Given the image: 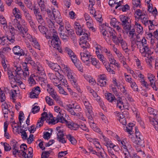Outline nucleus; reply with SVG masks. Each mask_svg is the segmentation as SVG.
I'll use <instances>...</instances> for the list:
<instances>
[{
  "label": "nucleus",
  "instance_id": "c85d7f7f",
  "mask_svg": "<svg viewBox=\"0 0 158 158\" xmlns=\"http://www.w3.org/2000/svg\"><path fill=\"white\" fill-rule=\"evenodd\" d=\"M32 66L35 69L37 70L39 72H42L44 70L43 67L39 62L34 63V65Z\"/></svg>",
  "mask_w": 158,
  "mask_h": 158
},
{
  "label": "nucleus",
  "instance_id": "774afa93",
  "mask_svg": "<svg viewBox=\"0 0 158 158\" xmlns=\"http://www.w3.org/2000/svg\"><path fill=\"white\" fill-rule=\"evenodd\" d=\"M31 91L34 93H35V94L36 95V96H38L40 94V88L38 86H37L33 89Z\"/></svg>",
  "mask_w": 158,
  "mask_h": 158
},
{
  "label": "nucleus",
  "instance_id": "f8f14e48",
  "mask_svg": "<svg viewBox=\"0 0 158 158\" xmlns=\"http://www.w3.org/2000/svg\"><path fill=\"white\" fill-rule=\"evenodd\" d=\"M83 103L87 111V112H86V116L90 115H94L92 110V106L88 100H86V101H84V102Z\"/></svg>",
  "mask_w": 158,
  "mask_h": 158
},
{
  "label": "nucleus",
  "instance_id": "e2e57ef3",
  "mask_svg": "<svg viewBox=\"0 0 158 158\" xmlns=\"http://www.w3.org/2000/svg\"><path fill=\"white\" fill-rule=\"evenodd\" d=\"M80 128H81L82 130L84 131H88V129L86 127L84 123H82L81 122L80 123Z\"/></svg>",
  "mask_w": 158,
  "mask_h": 158
},
{
  "label": "nucleus",
  "instance_id": "de8ad7c7",
  "mask_svg": "<svg viewBox=\"0 0 158 158\" xmlns=\"http://www.w3.org/2000/svg\"><path fill=\"white\" fill-rule=\"evenodd\" d=\"M132 89L134 91H138V88L135 82L133 81L130 83Z\"/></svg>",
  "mask_w": 158,
  "mask_h": 158
},
{
  "label": "nucleus",
  "instance_id": "39448f33",
  "mask_svg": "<svg viewBox=\"0 0 158 158\" xmlns=\"http://www.w3.org/2000/svg\"><path fill=\"white\" fill-rule=\"evenodd\" d=\"M81 50L82 51L80 53L81 60L86 65L89 66V58L91 56L90 52L87 50V47L82 45L81 46Z\"/></svg>",
  "mask_w": 158,
  "mask_h": 158
},
{
  "label": "nucleus",
  "instance_id": "a878e982",
  "mask_svg": "<svg viewBox=\"0 0 158 158\" xmlns=\"http://www.w3.org/2000/svg\"><path fill=\"white\" fill-rule=\"evenodd\" d=\"M57 139L58 141L63 143H66V141L64 138V135L63 132L57 133Z\"/></svg>",
  "mask_w": 158,
  "mask_h": 158
},
{
  "label": "nucleus",
  "instance_id": "f704fd0d",
  "mask_svg": "<svg viewBox=\"0 0 158 158\" xmlns=\"http://www.w3.org/2000/svg\"><path fill=\"white\" fill-rule=\"evenodd\" d=\"M90 142L93 143L97 148L101 150L102 147L98 141V139H92V140H91Z\"/></svg>",
  "mask_w": 158,
  "mask_h": 158
},
{
  "label": "nucleus",
  "instance_id": "f257e3e1",
  "mask_svg": "<svg viewBox=\"0 0 158 158\" xmlns=\"http://www.w3.org/2000/svg\"><path fill=\"white\" fill-rule=\"evenodd\" d=\"M132 127L131 126H129L128 127H126V129H125V130L130 134L129 136L131 139V141L138 145L141 146H144V141L143 138L140 135L138 130L136 128V127H135V135H132Z\"/></svg>",
  "mask_w": 158,
  "mask_h": 158
},
{
  "label": "nucleus",
  "instance_id": "9d476101",
  "mask_svg": "<svg viewBox=\"0 0 158 158\" xmlns=\"http://www.w3.org/2000/svg\"><path fill=\"white\" fill-rule=\"evenodd\" d=\"M65 52L68 54L69 56L71 58L75 65L78 69V67L79 65H78V64L77 63V59L76 55L71 49L68 47H65Z\"/></svg>",
  "mask_w": 158,
  "mask_h": 158
},
{
  "label": "nucleus",
  "instance_id": "2f4dec72",
  "mask_svg": "<svg viewBox=\"0 0 158 158\" xmlns=\"http://www.w3.org/2000/svg\"><path fill=\"white\" fill-rule=\"evenodd\" d=\"M117 106L120 109H123L124 108L123 103L122 101V99L119 97H118L117 100Z\"/></svg>",
  "mask_w": 158,
  "mask_h": 158
},
{
  "label": "nucleus",
  "instance_id": "37998d69",
  "mask_svg": "<svg viewBox=\"0 0 158 158\" xmlns=\"http://www.w3.org/2000/svg\"><path fill=\"white\" fill-rule=\"evenodd\" d=\"M98 59L101 61L102 63L104 65L106 64V59L104 56L102 54L99 53L96 54Z\"/></svg>",
  "mask_w": 158,
  "mask_h": 158
},
{
  "label": "nucleus",
  "instance_id": "72a5a7b5",
  "mask_svg": "<svg viewBox=\"0 0 158 158\" xmlns=\"http://www.w3.org/2000/svg\"><path fill=\"white\" fill-rule=\"evenodd\" d=\"M32 10H33L34 14L35 17L41 15L40 11V9L38 7L34 5Z\"/></svg>",
  "mask_w": 158,
  "mask_h": 158
},
{
  "label": "nucleus",
  "instance_id": "7ed1b4c3",
  "mask_svg": "<svg viewBox=\"0 0 158 158\" xmlns=\"http://www.w3.org/2000/svg\"><path fill=\"white\" fill-rule=\"evenodd\" d=\"M141 46L139 48V52L142 56L146 57L151 54V50L149 47V43L144 37L140 41Z\"/></svg>",
  "mask_w": 158,
  "mask_h": 158
},
{
  "label": "nucleus",
  "instance_id": "f03ea898",
  "mask_svg": "<svg viewBox=\"0 0 158 158\" xmlns=\"http://www.w3.org/2000/svg\"><path fill=\"white\" fill-rule=\"evenodd\" d=\"M13 25L15 28L18 29L21 35L23 37L27 39L30 42L34 38L28 33V29L27 27H22L19 23V22L16 19L14 20Z\"/></svg>",
  "mask_w": 158,
  "mask_h": 158
},
{
  "label": "nucleus",
  "instance_id": "6e6d98bb",
  "mask_svg": "<svg viewBox=\"0 0 158 158\" xmlns=\"http://www.w3.org/2000/svg\"><path fill=\"white\" fill-rule=\"evenodd\" d=\"M47 86V90L51 96L52 95V94L56 93V92L55 91L54 89L53 88L50 87V85L49 84H48Z\"/></svg>",
  "mask_w": 158,
  "mask_h": 158
},
{
  "label": "nucleus",
  "instance_id": "1a4fd4ad",
  "mask_svg": "<svg viewBox=\"0 0 158 158\" xmlns=\"http://www.w3.org/2000/svg\"><path fill=\"white\" fill-rule=\"evenodd\" d=\"M116 44H118L119 43L121 44V47L123 50L126 52L129 51L127 43L123 40L120 35L118 36L116 39H114V41Z\"/></svg>",
  "mask_w": 158,
  "mask_h": 158
},
{
  "label": "nucleus",
  "instance_id": "13d9d810",
  "mask_svg": "<svg viewBox=\"0 0 158 158\" xmlns=\"http://www.w3.org/2000/svg\"><path fill=\"white\" fill-rule=\"evenodd\" d=\"M102 27L100 28V29L101 30V32L102 34L103 37L106 39V37H108L109 36V35H108V31H106L105 29H102Z\"/></svg>",
  "mask_w": 158,
  "mask_h": 158
},
{
  "label": "nucleus",
  "instance_id": "aec40b11",
  "mask_svg": "<svg viewBox=\"0 0 158 158\" xmlns=\"http://www.w3.org/2000/svg\"><path fill=\"white\" fill-rule=\"evenodd\" d=\"M100 139H102L105 142L106 146L108 148H112L114 144L109 139L106 137L105 136L102 135L100 137Z\"/></svg>",
  "mask_w": 158,
  "mask_h": 158
},
{
  "label": "nucleus",
  "instance_id": "2eb2a0df",
  "mask_svg": "<svg viewBox=\"0 0 158 158\" xmlns=\"http://www.w3.org/2000/svg\"><path fill=\"white\" fill-rule=\"evenodd\" d=\"M151 123L153 125L156 130L158 132V116L156 117V115L150 117L149 118Z\"/></svg>",
  "mask_w": 158,
  "mask_h": 158
},
{
  "label": "nucleus",
  "instance_id": "864d4df0",
  "mask_svg": "<svg viewBox=\"0 0 158 158\" xmlns=\"http://www.w3.org/2000/svg\"><path fill=\"white\" fill-rule=\"evenodd\" d=\"M135 60L136 62V64L138 67V69H142V68L141 65L140 61L139 59L135 56Z\"/></svg>",
  "mask_w": 158,
  "mask_h": 158
},
{
  "label": "nucleus",
  "instance_id": "49530a36",
  "mask_svg": "<svg viewBox=\"0 0 158 158\" xmlns=\"http://www.w3.org/2000/svg\"><path fill=\"white\" fill-rule=\"evenodd\" d=\"M35 17L37 21L39 24L42 25H44L45 24L44 21L41 15Z\"/></svg>",
  "mask_w": 158,
  "mask_h": 158
},
{
  "label": "nucleus",
  "instance_id": "c9c22d12",
  "mask_svg": "<svg viewBox=\"0 0 158 158\" xmlns=\"http://www.w3.org/2000/svg\"><path fill=\"white\" fill-rule=\"evenodd\" d=\"M147 110L148 112L150 114H152L153 116L156 115V117H157L158 116V112L156 110H155L151 107H148Z\"/></svg>",
  "mask_w": 158,
  "mask_h": 158
},
{
  "label": "nucleus",
  "instance_id": "ea45409f",
  "mask_svg": "<svg viewBox=\"0 0 158 158\" xmlns=\"http://www.w3.org/2000/svg\"><path fill=\"white\" fill-rule=\"evenodd\" d=\"M34 62L32 60V58L31 56H29L25 58V63L27 64L28 63L30 64L32 66L34 64Z\"/></svg>",
  "mask_w": 158,
  "mask_h": 158
},
{
  "label": "nucleus",
  "instance_id": "6e6552de",
  "mask_svg": "<svg viewBox=\"0 0 158 158\" xmlns=\"http://www.w3.org/2000/svg\"><path fill=\"white\" fill-rule=\"evenodd\" d=\"M63 114H62L61 111L57 115L56 117L55 118V119L54 118L48 120L47 121V122L49 124H55L56 123H57L58 122H60L62 123H66L67 124L68 123V122L65 119V118L63 117Z\"/></svg>",
  "mask_w": 158,
  "mask_h": 158
},
{
  "label": "nucleus",
  "instance_id": "a18cd8bd",
  "mask_svg": "<svg viewBox=\"0 0 158 158\" xmlns=\"http://www.w3.org/2000/svg\"><path fill=\"white\" fill-rule=\"evenodd\" d=\"M24 2L27 7L31 10H32V4L31 0H25Z\"/></svg>",
  "mask_w": 158,
  "mask_h": 158
},
{
  "label": "nucleus",
  "instance_id": "8fccbe9b",
  "mask_svg": "<svg viewBox=\"0 0 158 158\" xmlns=\"http://www.w3.org/2000/svg\"><path fill=\"white\" fill-rule=\"evenodd\" d=\"M45 99L47 103L49 106H52L54 104L53 100L48 96H46Z\"/></svg>",
  "mask_w": 158,
  "mask_h": 158
},
{
  "label": "nucleus",
  "instance_id": "0e129e2a",
  "mask_svg": "<svg viewBox=\"0 0 158 158\" xmlns=\"http://www.w3.org/2000/svg\"><path fill=\"white\" fill-rule=\"evenodd\" d=\"M0 101L1 102H3L5 101L6 99V97L5 96V94L2 91L1 89H0Z\"/></svg>",
  "mask_w": 158,
  "mask_h": 158
},
{
  "label": "nucleus",
  "instance_id": "4be33fe9",
  "mask_svg": "<svg viewBox=\"0 0 158 158\" xmlns=\"http://www.w3.org/2000/svg\"><path fill=\"white\" fill-rule=\"evenodd\" d=\"M106 99L109 102H112L113 101L116 102V99L114 96L110 93H105V94Z\"/></svg>",
  "mask_w": 158,
  "mask_h": 158
},
{
  "label": "nucleus",
  "instance_id": "4468645a",
  "mask_svg": "<svg viewBox=\"0 0 158 158\" xmlns=\"http://www.w3.org/2000/svg\"><path fill=\"white\" fill-rule=\"evenodd\" d=\"M93 115H90L87 116L88 118L89 122L90 125L94 131L98 132H100V129L97 127L96 124L94 123L93 118Z\"/></svg>",
  "mask_w": 158,
  "mask_h": 158
},
{
  "label": "nucleus",
  "instance_id": "3c124183",
  "mask_svg": "<svg viewBox=\"0 0 158 158\" xmlns=\"http://www.w3.org/2000/svg\"><path fill=\"white\" fill-rule=\"evenodd\" d=\"M77 106H76L75 107L74 106V105H73V107L72 109H71V110H69L68 111L70 113V114L73 115H75L77 112Z\"/></svg>",
  "mask_w": 158,
  "mask_h": 158
},
{
  "label": "nucleus",
  "instance_id": "603ef678",
  "mask_svg": "<svg viewBox=\"0 0 158 158\" xmlns=\"http://www.w3.org/2000/svg\"><path fill=\"white\" fill-rule=\"evenodd\" d=\"M6 40H8L11 43H14L15 41V37L14 35L11 34V35H8L6 36Z\"/></svg>",
  "mask_w": 158,
  "mask_h": 158
},
{
  "label": "nucleus",
  "instance_id": "cd10ccee",
  "mask_svg": "<svg viewBox=\"0 0 158 158\" xmlns=\"http://www.w3.org/2000/svg\"><path fill=\"white\" fill-rule=\"evenodd\" d=\"M91 62L92 64L94 65L96 68L99 69L100 67V65L99 61L96 59L91 57L90 59Z\"/></svg>",
  "mask_w": 158,
  "mask_h": 158
},
{
  "label": "nucleus",
  "instance_id": "c756f323",
  "mask_svg": "<svg viewBox=\"0 0 158 158\" xmlns=\"http://www.w3.org/2000/svg\"><path fill=\"white\" fill-rule=\"evenodd\" d=\"M31 42L32 43V45L34 48L39 50H40V45L36 39L34 37Z\"/></svg>",
  "mask_w": 158,
  "mask_h": 158
},
{
  "label": "nucleus",
  "instance_id": "5701e85b",
  "mask_svg": "<svg viewBox=\"0 0 158 158\" xmlns=\"http://www.w3.org/2000/svg\"><path fill=\"white\" fill-rule=\"evenodd\" d=\"M86 24L87 27L89 28V30L92 31L93 32H95L96 31V28L94 26V23L92 19L86 21Z\"/></svg>",
  "mask_w": 158,
  "mask_h": 158
},
{
  "label": "nucleus",
  "instance_id": "c03bdc74",
  "mask_svg": "<svg viewBox=\"0 0 158 158\" xmlns=\"http://www.w3.org/2000/svg\"><path fill=\"white\" fill-rule=\"evenodd\" d=\"M22 131L20 133L22 134L21 136L23 139H26L27 138V135L26 132H25L27 130V128H25L24 129H21Z\"/></svg>",
  "mask_w": 158,
  "mask_h": 158
},
{
  "label": "nucleus",
  "instance_id": "680f3d73",
  "mask_svg": "<svg viewBox=\"0 0 158 158\" xmlns=\"http://www.w3.org/2000/svg\"><path fill=\"white\" fill-rule=\"evenodd\" d=\"M124 75L125 77V80L126 82L130 83L133 81L132 80V79L130 75L127 74L126 73H125Z\"/></svg>",
  "mask_w": 158,
  "mask_h": 158
},
{
  "label": "nucleus",
  "instance_id": "7c9ffc66",
  "mask_svg": "<svg viewBox=\"0 0 158 158\" xmlns=\"http://www.w3.org/2000/svg\"><path fill=\"white\" fill-rule=\"evenodd\" d=\"M93 44L96 48V54L100 53V51H101L102 50L103 51V49L104 48L101 47L100 45L98 44L96 42H93Z\"/></svg>",
  "mask_w": 158,
  "mask_h": 158
},
{
  "label": "nucleus",
  "instance_id": "5fc2aeb1",
  "mask_svg": "<svg viewBox=\"0 0 158 158\" xmlns=\"http://www.w3.org/2000/svg\"><path fill=\"white\" fill-rule=\"evenodd\" d=\"M98 84L101 87L105 86L107 84L106 80H98Z\"/></svg>",
  "mask_w": 158,
  "mask_h": 158
},
{
  "label": "nucleus",
  "instance_id": "f3484780",
  "mask_svg": "<svg viewBox=\"0 0 158 158\" xmlns=\"http://www.w3.org/2000/svg\"><path fill=\"white\" fill-rule=\"evenodd\" d=\"M88 89L90 93L92 94L94 99L98 102H99V103H99L100 105L101 106H102L103 103L100 101V98L96 92H95L93 89H91L90 87L88 88Z\"/></svg>",
  "mask_w": 158,
  "mask_h": 158
},
{
  "label": "nucleus",
  "instance_id": "a19ab883",
  "mask_svg": "<svg viewBox=\"0 0 158 158\" xmlns=\"http://www.w3.org/2000/svg\"><path fill=\"white\" fill-rule=\"evenodd\" d=\"M60 16V12L58 10H55L52 12V18H50L52 20L55 19L58 17Z\"/></svg>",
  "mask_w": 158,
  "mask_h": 158
},
{
  "label": "nucleus",
  "instance_id": "473e14b6",
  "mask_svg": "<svg viewBox=\"0 0 158 158\" xmlns=\"http://www.w3.org/2000/svg\"><path fill=\"white\" fill-rule=\"evenodd\" d=\"M44 25L40 24L38 27V29L43 34L46 35V32L48 31L47 28L45 27Z\"/></svg>",
  "mask_w": 158,
  "mask_h": 158
},
{
  "label": "nucleus",
  "instance_id": "79ce46f5",
  "mask_svg": "<svg viewBox=\"0 0 158 158\" xmlns=\"http://www.w3.org/2000/svg\"><path fill=\"white\" fill-rule=\"evenodd\" d=\"M59 35L60 38L64 42H66L69 39V36L63 32H60Z\"/></svg>",
  "mask_w": 158,
  "mask_h": 158
},
{
  "label": "nucleus",
  "instance_id": "dca6fc26",
  "mask_svg": "<svg viewBox=\"0 0 158 158\" xmlns=\"http://www.w3.org/2000/svg\"><path fill=\"white\" fill-rule=\"evenodd\" d=\"M14 53L16 55L19 56L24 55L25 52L22 49H20V47L19 46H16L13 48Z\"/></svg>",
  "mask_w": 158,
  "mask_h": 158
},
{
  "label": "nucleus",
  "instance_id": "b1692460",
  "mask_svg": "<svg viewBox=\"0 0 158 158\" xmlns=\"http://www.w3.org/2000/svg\"><path fill=\"white\" fill-rule=\"evenodd\" d=\"M151 47L156 52H158V41H155L154 40L151 39Z\"/></svg>",
  "mask_w": 158,
  "mask_h": 158
},
{
  "label": "nucleus",
  "instance_id": "09e8293b",
  "mask_svg": "<svg viewBox=\"0 0 158 158\" xmlns=\"http://www.w3.org/2000/svg\"><path fill=\"white\" fill-rule=\"evenodd\" d=\"M66 137L72 144H74L76 143V139L71 135L69 134L67 135H66Z\"/></svg>",
  "mask_w": 158,
  "mask_h": 158
},
{
  "label": "nucleus",
  "instance_id": "ddd939ff",
  "mask_svg": "<svg viewBox=\"0 0 158 158\" xmlns=\"http://www.w3.org/2000/svg\"><path fill=\"white\" fill-rule=\"evenodd\" d=\"M123 32L124 34H128L129 33L128 36L131 41H134L135 40V37L136 34H135V29H131V27H130V28L127 31L126 30H124Z\"/></svg>",
  "mask_w": 158,
  "mask_h": 158
},
{
  "label": "nucleus",
  "instance_id": "052dcab7",
  "mask_svg": "<svg viewBox=\"0 0 158 158\" xmlns=\"http://www.w3.org/2000/svg\"><path fill=\"white\" fill-rule=\"evenodd\" d=\"M104 65H105L106 69L108 72L112 74H114L115 73V71L111 69L109 64L106 65V64Z\"/></svg>",
  "mask_w": 158,
  "mask_h": 158
},
{
  "label": "nucleus",
  "instance_id": "412c9836",
  "mask_svg": "<svg viewBox=\"0 0 158 158\" xmlns=\"http://www.w3.org/2000/svg\"><path fill=\"white\" fill-rule=\"evenodd\" d=\"M47 23L49 28V30L51 33L56 32L55 27L54 26V22L52 21L50 19H47Z\"/></svg>",
  "mask_w": 158,
  "mask_h": 158
},
{
  "label": "nucleus",
  "instance_id": "e433bc0d",
  "mask_svg": "<svg viewBox=\"0 0 158 158\" xmlns=\"http://www.w3.org/2000/svg\"><path fill=\"white\" fill-rule=\"evenodd\" d=\"M43 74L41 76H39L37 77L36 79L39 81L40 82H43L44 83H46L47 81L46 80V75L44 74V73L42 72Z\"/></svg>",
  "mask_w": 158,
  "mask_h": 158
},
{
  "label": "nucleus",
  "instance_id": "9b49d317",
  "mask_svg": "<svg viewBox=\"0 0 158 158\" xmlns=\"http://www.w3.org/2000/svg\"><path fill=\"white\" fill-rule=\"evenodd\" d=\"M148 78L150 82L151 86L156 91H157L158 89V85L156 86L154 80L155 76L152 74L148 73Z\"/></svg>",
  "mask_w": 158,
  "mask_h": 158
},
{
  "label": "nucleus",
  "instance_id": "bb28decb",
  "mask_svg": "<svg viewBox=\"0 0 158 158\" xmlns=\"http://www.w3.org/2000/svg\"><path fill=\"white\" fill-rule=\"evenodd\" d=\"M110 30V31H108V35H109V36L107 37L112 38V40L114 42V40L116 39L118 36H117L116 33L114 30L112 29H111Z\"/></svg>",
  "mask_w": 158,
  "mask_h": 158
},
{
  "label": "nucleus",
  "instance_id": "a211bd4d",
  "mask_svg": "<svg viewBox=\"0 0 158 158\" xmlns=\"http://www.w3.org/2000/svg\"><path fill=\"white\" fill-rule=\"evenodd\" d=\"M88 38V35L87 34L80 35V45H81V46H82L81 44H83L84 45L86 46Z\"/></svg>",
  "mask_w": 158,
  "mask_h": 158
},
{
  "label": "nucleus",
  "instance_id": "20e7f679",
  "mask_svg": "<svg viewBox=\"0 0 158 158\" xmlns=\"http://www.w3.org/2000/svg\"><path fill=\"white\" fill-rule=\"evenodd\" d=\"M123 150V153L125 158H132V149L131 145L126 140L121 142L120 145Z\"/></svg>",
  "mask_w": 158,
  "mask_h": 158
},
{
  "label": "nucleus",
  "instance_id": "bf43d9fd",
  "mask_svg": "<svg viewBox=\"0 0 158 158\" xmlns=\"http://www.w3.org/2000/svg\"><path fill=\"white\" fill-rule=\"evenodd\" d=\"M73 26L76 30V34L79 35V23L78 22L76 21L74 22Z\"/></svg>",
  "mask_w": 158,
  "mask_h": 158
},
{
  "label": "nucleus",
  "instance_id": "0eeeda50",
  "mask_svg": "<svg viewBox=\"0 0 158 158\" xmlns=\"http://www.w3.org/2000/svg\"><path fill=\"white\" fill-rule=\"evenodd\" d=\"M119 18L121 22V24L124 30H128L131 27V20L128 16L124 15H120Z\"/></svg>",
  "mask_w": 158,
  "mask_h": 158
},
{
  "label": "nucleus",
  "instance_id": "423d86ee",
  "mask_svg": "<svg viewBox=\"0 0 158 158\" xmlns=\"http://www.w3.org/2000/svg\"><path fill=\"white\" fill-rule=\"evenodd\" d=\"M52 33V37L53 38L51 41L52 47L56 48L59 52H62V50L60 46L61 44V41L56 31Z\"/></svg>",
  "mask_w": 158,
  "mask_h": 158
},
{
  "label": "nucleus",
  "instance_id": "6ab92c4d",
  "mask_svg": "<svg viewBox=\"0 0 158 158\" xmlns=\"http://www.w3.org/2000/svg\"><path fill=\"white\" fill-rule=\"evenodd\" d=\"M46 63L48 64L49 66L52 70L57 72L60 69V67L57 64L49 62L48 60H46Z\"/></svg>",
  "mask_w": 158,
  "mask_h": 158
},
{
  "label": "nucleus",
  "instance_id": "338daca9",
  "mask_svg": "<svg viewBox=\"0 0 158 158\" xmlns=\"http://www.w3.org/2000/svg\"><path fill=\"white\" fill-rule=\"evenodd\" d=\"M17 142L15 140H13L11 141L10 145L11 146H12L13 150H14V149L15 148H18V147L17 146Z\"/></svg>",
  "mask_w": 158,
  "mask_h": 158
},
{
  "label": "nucleus",
  "instance_id": "393cba45",
  "mask_svg": "<svg viewBox=\"0 0 158 158\" xmlns=\"http://www.w3.org/2000/svg\"><path fill=\"white\" fill-rule=\"evenodd\" d=\"M135 27L136 28L137 33L140 34H142L143 33V27L140 24L137 22H135Z\"/></svg>",
  "mask_w": 158,
  "mask_h": 158
},
{
  "label": "nucleus",
  "instance_id": "69168bd1",
  "mask_svg": "<svg viewBox=\"0 0 158 158\" xmlns=\"http://www.w3.org/2000/svg\"><path fill=\"white\" fill-rule=\"evenodd\" d=\"M52 98L54 99L56 102H59L60 101V98L57 94L56 92L55 94H52L51 95Z\"/></svg>",
  "mask_w": 158,
  "mask_h": 158
},
{
  "label": "nucleus",
  "instance_id": "58836bf2",
  "mask_svg": "<svg viewBox=\"0 0 158 158\" xmlns=\"http://www.w3.org/2000/svg\"><path fill=\"white\" fill-rule=\"evenodd\" d=\"M67 76L71 82H74V81H77V80L75 77V76L72 72L67 74Z\"/></svg>",
  "mask_w": 158,
  "mask_h": 158
},
{
  "label": "nucleus",
  "instance_id": "4d7b16f0",
  "mask_svg": "<svg viewBox=\"0 0 158 158\" xmlns=\"http://www.w3.org/2000/svg\"><path fill=\"white\" fill-rule=\"evenodd\" d=\"M103 51L106 53L108 58L113 56L110 51L106 48H103Z\"/></svg>",
  "mask_w": 158,
  "mask_h": 158
},
{
  "label": "nucleus",
  "instance_id": "4c0bfd02",
  "mask_svg": "<svg viewBox=\"0 0 158 158\" xmlns=\"http://www.w3.org/2000/svg\"><path fill=\"white\" fill-rule=\"evenodd\" d=\"M21 79L19 75H16L15 77L14 80L17 83L18 85H23V83L21 81Z\"/></svg>",
  "mask_w": 158,
  "mask_h": 158
}]
</instances>
